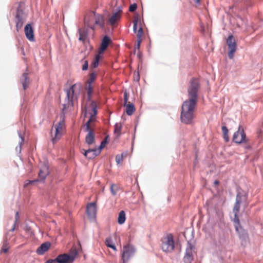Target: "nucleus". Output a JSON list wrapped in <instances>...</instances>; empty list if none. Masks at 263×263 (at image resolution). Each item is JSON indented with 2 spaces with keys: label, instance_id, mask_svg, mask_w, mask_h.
Instances as JSON below:
<instances>
[{
  "label": "nucleus",
  "instance_id": "obj_1",
  "mask_svg": "<svg viewBox=\"0 0 263 263\" xmlns=\"http://www.w3.org/2000/svg\"><path fill=\"white\" fill-rule=\"evenodd\" d=\"M199 88V81L194 78L190 82L188 88L189 99L182 105L181 121L185 124H191L194 119V112L196 106L198 91Z\"/></svg>",
  "mask_w": 263,
  "mask_h": 263
},
{
  "label": "nucleus",
  "instance_id": "obj_2",
  "mask_svg": "<svg viewBox=\"0 0 263 263\" xmlns=\"http://www.w3.org/2000/svg\"><path fill=\"white\" fill-rule=\"evenodd\" d=\"M97 114V107L95 102L91 101L90 105L86 108L85 116L87 115H90L89 120L90 128L94 132L93 128L95 127V122L96 121V115Z\"/></svg>",
  "mask_w": 263,
  "mask_h": 263
},
{
  "label": "nucleus",
  "instance_id": "obj_3",
  "mask_svg": "<svg viewBox=\"0 0 263 263\" xmlns=\"http://www.w3.org/2000/svg\"><path fill=\"white\" fill-rule=\"evenodd\" d=\"M196 254L194 241L190 240L187 242L185 254L183 257L184 263H191Z\"/></svg>",
  "mask_w": 263,
  "mask_h": 263
},
{
  "label": "nucleus",
  "instance_id": "obj_4",
  "mask_svg": "<svg viewBox=\"0 0 263 263\" xmlns=\"http://www.w3.org/2000/svg\"><path fill=\"white\" fill-rule=\"evenodd\" d=\"M161 248L162 250L165 252H170L173 250L174 248V241L173 236L171 234L162 238Z\"/></svg>",
  "mask_w": 263,
  "mask_h": 263
},
{
  "label": "nucleus",
  "instance_id": "obj_5",
  "mask_svg": "<svg viewBox=\"0 0 263 263\" xmlns=\"http://www.w3.org/2000/svg\"><path fill=\"white\" fill-rule=\"evenodd\" d=\"M247 196V194L245 192H238L236 198V202L233 208L234 216L236 217L237 214L239 211L240 204L242 202L246 201Z\"/></svg>",
  "mask_w": 263,
  "mask_h": 263
},
{
  "label": "nucleus",
  "instance_id": "obj_6",
  "mask_svg": "<svg viewBox=\"0 0 263 263\" xmlns=\"http://www.w3.org/2000/svg\"><path fill=\"white\" fill-rule=\"evenodd\" d=\"M122 252V263H127L129 259L134 255L135 249L131 245H126L123 247Z\"/></svg>",
  "mask_w": 263,
  "mask_h": 263
},
{
  "label": "nucleus",
  "instance_id": "obj_7",
  "mask_svg": "<svg viewBox=\"0 0 263 263\" xmlns=\"http://www.w3.org/2000/svg\"><path fill=\"white\" fill-rule=\"evenodd\" d=\"M76 86V84L71 86L69 88L66 89V97L65 100V103L63 104V110L66 109L69 106L72 105V100L74 97V88Z\"/></svg>",
  "mask_w": 263,
  "mask_h": 263
},
{
  "label": "nucleus",
  "instance_id": "obj_8",
  "mask_svg": "<svg viewBox=\"0 0 263 263\" xmlns=\"http://www.w3.org/2000/svg\"><path fill=\"white\" fill-rule=\"evenodd\" d=\"M60 121L59 122L55 125V133L54 137H52V141L53 143H55L58 139H59L62 134L63 127L64 125V115H61L60 117Z\"/></svg>",
  "mask_w": 263,
  "mask_h": 263
},
{
  "label": "nucleus",
  "instance_id": "obj_9",
  "mask_svg": "<svg viewBox=\"0 0 263 263\" xmlns=\"http://www.w3.org/2000/svg\"><path fill=\"white\" fill-rule=\"evenodd\" d=\"M90 120L88 121L83 126L84 131L88 133L85 137V142L89 145L92 144L95 141L94 132L90 128Z\"/></svg>",
  "mask_w": 263,
  "mask_h": 263
},
{
  "label": "nucleus",
  "instance_id": "obj_10",
  "mask_svg": "<svg viewBox=\"0 0 263 263\" xmlns=\"http://www.w3.org/2000/svg\"><path fill=\"white\" fill-rule=\"evenodd\" d=\"M227 44L229 48L228 56L230 59L233 58L234 53L236 50L235 40L233 35H230L227 40Z\"/></svg>",
  "mask_w": 263,
  "mask_h": 263
},
{
  "label": "nucleus",
  "instance_id": "obj_11",
  "mask_svg": "<svg viewBox=\"0 0 263 263\" xmlns=\"http://www.w3.org/2000/svg\"><path fill=\"white\" fill-rule=\"evenodd\" d=\"M49 174L48 168L47 166L46 165H43L40 168V172L39 173V179L37 180H34L31 181H29L28 183L25 184V186H26L28 184H33L34 182L40 181H43L45 179L46 176Z\"/></svg>",
  "mask_w": 263,
  "mask_h": 263
},
{
  "label": "nucleus",
  "instance_id": "obj_12",
  "mask_svg": "<svg viewBox=\"0 0 263 263\" xmlns=\"http://www.w3.org/2000/svg\"><path fill=\"white\" fill-rule=\"evenodd\" d=\"M246 134L243 129L240 125L237 132H236L233 137L234 142L237 143H241L245 141Z\"/></svg>",
  "mask_w": 263,
  "mask_h": 263
},
{
  "label": "nucleus",
  "instance_id": "obj_13",
  "mask_svg": "<svg viewBox=\"0 0 263 263\" xmlns=\"http://www.w3.org/2000/svg\"><path fill=\"white\" fill-rule=\"evenodd\" d=\"M25 20L26 15L23 13L22 10L18 8L16 15V27L17 31L22 28Z\"/></svg>",
  "mask_w": 263,
  "mask_h": 263
},
{
  "label": "nucleus",
  "instance_id": "obj_14",
  "mask_svg": "<svg viewBox=\"0 0 263 263\" xmlns=\"http://www.w3.org/2000/svg\"><path fill=\"white\" fill-rule=\"evenodd\" d=\"M87 212L89 218L92 220H94L96 218L97 212L96 204L93 202L88 204L87 206Z\"/></svg>",
  "mask_w": 263,
  "mask_h": 263
},
{
  "label": "nucleus",
  "instance_id": "obj_15",
  "mask_svg": "<svg viewBox=\"0 0 263 263\" xmlns=\"http://www.w3.org/2000/svg\"><path fill=\"white\" fill-rule=\"evenodd\" d=\"M24 31L27 39L30 41H33L34 40V32L30 24H28L25 26Z\"/></svg>",
  "mask_w": 263,
  "mask_h": 263
},
{
  "label": "nucleus",
  "instance_id": "obj_16",
  "mask_svg": "<svg viewBox=\"0 0 263 263\" xmlns=\"http://www.w3.org/2000/svg\"><path fill=\"white\" fill-rule=\"evenodd\" d=\"M111 42L110 38L108 36H105L101 42L100 49L99 50V53L102 54L107 48L108 45Z\"/></svg>",
  "mask_w": 263,
  "mask_h": 263
},
{
  "label": "nucleus",
  "instance_id": "obj_17",
  "mask_svg": "<svg viewBox=\"0 0 263 263\" xmlns=\"http://www.w3.org/2000/svg\"><path fill=\"white\" fill-rule=\"evenodd\" d=\"M100 150H97L96 148H89L86 151L84 150V156L89 159H93L97 156L100 154Z\"/></svg>",
  "mask_w": 263,
  "mask_h": 263
},
{
  "label": "nucleus",
  "instance_id": "obj_18",
  "mask_svg": "<svg viewBox=\"0 0 263 263\" xmlns=\"http://www.w3.org/2000/svg\"><path fill=\"white\" fill-rule=\"evenodd\" d=\"M57 263H71L70 257L67 254L59 255L55 258Z\"/></svg>",
  "mask_w": 263,
  "mask_h": 263
},
{
  "label": "nucleus",
  "instance_id": "obj_19",
  "mask_svg": "<svg viewBox=\"0 0 263 263\" xmlns=\"http://www.w3.org/2000/svg\"><path fill=\"white\" fill-rule=\"evenodd\" d=\"M51 243L49 242H45L42 243L36 250L38 254L42 255L50 248Z\"/></svg>",
  "mask_w": 263,
  "mask_h": 263
},
{
  "label": "nucleus",
  "instance_id": "obj_20",
  "mask_svg": "<svg viewBox=\"0 0 263 263\" xmlns=\"http://www.w3.org/2000/svg\"><path fill=\"white\" fill-rule=\"evenodd\" d=\"M27 73H24L21 78V82L23 85V87L24 90L26 89L29 83L28 77L27 76Z\"/></svg>",
  "mask_w": 263,
  "mask_h": 263
},
{
  "label": "nucleus",
  "instance_id": "obj_21",
  "mask_svg": "<svg viewBox=\"0 0 263 263\" xmlns=\"http://www.w3.org/2000/svg\"><path fill=\"white\" fill-rule=\"evenodd\" d=\"M121 15L118 12H115L109 18V22L111 25L115 24L116 22L120 20Z\"/></svg>",
  "mask_w": 263,
  "mask_h": 263
},
{
  "label": "nucleus",
  "instance_id": "obj_22",
  "mask_svg": "<svg viewBox=\"0 0 263 263\" xmlns=\"http://www.w3.org/2000/svg\"><path fill=\"white\" fill-rule=\"evenodd\" d=\"M126 106V112L128 116H131L135 111V108L133 104H124Z\"/></svg>",
  "mask_w": 263,
  "mask_h": 263
},
{
  "label": "nucleus",
  "instance_id": "obj_23",
  "mask_svg": "<svg viewBox=\"0 0 263 263\" xmlns=\"http://www.w3.org/2000/svg\"><path fill=\"white\" fill-rule=\"evenodd\" d=\"M94 15L95 16V18H96L95 24L103 27L104 25L103 16L99 14H97V15L94 14Z\"/></svg>",
  "mask_w": 263,
  "mask_h": 263
},
{
  "label": "nucleus",
  "instance_id": "obj_24",
  "mask_svg": "<svg viewBox=\"0 0 263 263\" xmlns=\"http://www.w3.org/2000/svg\"><path fill=\"white\" fill-rule=\"evenodd\" d=\"M79 253V250L77 249L76 247L72 248L70 251V254H68L70 257L71 262H73L75 257Z\"/></svg>",
  "mask_w": 263,
  "mask_h": 263
},
{
  "label": "nucleus",
  "instance_id": "obj_25",
  "mask_svg": "<svg viewBox=\"0 0 263 263\" xmlns=\"http://www.w3.org/2000/svg\"><path fill=\"white\" fill-rule=\"evenodd\" d=\"M18 136H19L20 140L18 142L19 146H17L15 148V150L17 152H18V153H20L21 152V149H22V145L23 143L24 140L23 135L21 132H18Z\"/></svg>",
  "mask_w": 263,
  "mask_h": 263
},
{
  "label": "nucleus",
  "instance_id": "obj_26",
  "mask_svg": "<svg viewBox=\"0 0 263 263\" xmlns=\"http://www.w3.org/2000/svg\"><path fill=\"white\" fill-rule=\"evenodd\" d=\"M125 213L123 211H121L119 214L118 222L120 224H122L124 223L125 221Z\"/></svg>",
  "mask_w": 263,
  "mask_h": 263
},
{
  "label": "nucleus",
  "instance_id": "obj_27",
  "mask_svg": "<svg viewBox=\"0 0 263 263\" xmlns=\"http://www.w3.org/2000/svg\"><path fill=\"white\" fill-rule=\"evenodd\" d=\"M79 40L80 41L84 42L85 39L87 36V31L85 30L79 29Z\"/></svg>",
  "mask_w": 263,
  "mask_h": 263
},
{
  "label": "nucleus",
  "instance_id": "obj_28",
  "mask_svg": "<svg viewBox=\"0 0 263 263\" xmlns=\"http://www.w3.org/2000/svg\"><path fill=\"white\" fill-rule=\"evenodd\" d=\"M240 238L242 241V243L246 244L248 239V236L247 233L245 231H242V232H239Z\"/></svg>",
  "mask_w": 263,
  "mask_h": 263
},
{
  "label": "nucleus",
  "instance_id": "obj_29",
  "mask_svg": "<svg viewBox=\"0 0 263 263\" xmlns=\"http://www.w3.org/2000/svg\"><path fill=\"white\" fill-rule=\"evenodd\" d=\"M121 128H122L121 123H117L115 124L114 133L116 135L117 137H119L120 136Z\"/></svg>",
  "mask_w": 263,
  "mask_h": 263
},
{
  "label": "nucleus",
  "instance_id": "obj_30",
  "mask_svg": "<svg viewBox=\"0 0 263 263\" xmlns=\"http://www.w3.org/2000/svg\"><path fill=\"white\" fill-rule=\"evenodd\" d=\"M222 130L223 133V139L226 142H228L229 140V138L228 136V129L227 127L225 126H223L222 127Z\"/></svg>",
  "mask_w": 263,
  "mask_h": 263
},
{
  "label": "nucleus",
  "instance_id": "obj_31",
  "mask_svg": "<svg viewBox=\"0 0 263 263\" xmlns=\"http://www.w3.org/2000/svg\"><path fill=\"white\" fill-rule=\"evenodd\" d=\"M101 54H99L98 53V54L96 55V56L95 57V59L94 61L93 62L92 65H91V66L93 68H96L98 66L99 61L101 58Z\"/></svg>",
  "mask_w": 263,
  "mask_h": 263
},
{
  "label": "nucleus",
  "instance_id": "obj_32",
  "mask_svg": "<svg viewBox=\"0 0 263 263\" xmlns=\"http://www.w3.org/2000/svg\"><path fill=\"white\" fill-rule=\"evenodd\" d=\"M105 243L108 247L111 248L114 250H116V248L114 245L111 243V240L110 238H108L106 239Z\"/></svg>",
  "mask_w": 263,
  "mask_h": 263
},
{
  "label": "nucleus",
  "instance_id": "obj_33",
  "mask_svg": "<svg viewBox=\"0 0 263 263\" xmlns=\"http://www.w3.org/2000/svg\"><path fill=\"white\" fill-rule=\"evenodd\" d=\"M107 138L108 136L106 137V138L101 142V144L98 148H97V150H100V153L101 152V150L102 148H103L105 146L106 143H107Z\"/></svg>",
  "mask_w": 263,
  "mask_h": 263
},
{
  "label": "nucleus",
  "instance_id": "obj_34",
  "mask_svg": "<svg viewBox=\"0 0 263 263\" xmlns=\"http://www.w3.org/2000/svg\"><path fill=\"white\" fill-rule=\"evenodd\" d=\"M86 89L87 93V95H88V100H90V96H91V95L92 91V87L90 83L88 85V86H86Z\"/></svg>",
  "mask_w": 263,
  "mask_h": 263
},
{
  "label": "nucleus",
  "instance_id": "obj_35",
  "mask_svg": "<svg viewBox=\"0 0 263 263\" xmlns=\"http://www.w3.org/2000/svg\"><path fill=\"white\" fill-rule=\"evenodd\" d=\"M8 243L7 242V240H5L3 242V245L2 248V251H3L5 253H6L8 251Z\"/></svg>",
  "mask_w": 263,
  "mask_h": 263
},
{
  "label": "nucleus",
  "instance_id": "obj_36",
  "mask_svg": "<svg viewBox=\"0 0 263 263\" xmlns=\"http://www.w3.org/2000/svg\"><path fill=\"white\" fill-rule=\"evenodd\" d=\"M118 190V187L115 184H112L110 186V191L113 195H115Z\"/></svg>",
  "mask_w": 263,
  "mask_h": 263
},
{
  "label": "nucleus",
  "instance_id": "obj_37",
  "mask_svg": "<svg viewBox=\"0 0 263 263\" xmlns=\"http://www.w3.org/2000/svg\"><path fill=\"white\" fill-rule=\"evenodd\" d=\"M138 22V17L135 18V20L133 21V23H134L133 31L135 33L136 32L137 29Z\"/></svg>",
  "mask_w": 263,
  "mask_h": 263
},
{
  "label": "nucleus",
  "instance_id": "obj_38",
  "mask_svg": "<svg viewBox=\"0 0 263 263\" xmlns=\"http://www.w3.org/2000/svg\"><path fill=\"white\" fill-rule=\"evenodd\" d=\"M123 160V156L120 155H117L116 156V161L117 164H120Z\"/></svg>",
  "mask_w": 263,
  "mask_h": 263
},
{
  "label": "nucleus",
  "instance_id": "obj_39",
  "mask_svg": "<svg viewBox=\"0 0 263 263\" xmlns=\"http://www.w3.org/2000/svg\"><path fill=\"white\" fill-rule=\"evenodd\" d=\"M142 35H143V29H142V28L141 27H140L139 28V30L138 31V33L137 34L138 39H141Z\"/></svg>",
  "mask_w": 263,
  "mask_h": 263
},
{
  "label": "nucleus",
  "instance_id": "obj_40",
  "mask_svg": "<svg viewBox=\"0 0 263 263\" xmlns=\"http://www.w3.org/2000/svg\"><path fill=\"white\" fill-rule=\"evenodd\" d=\"M137 8L136 4H133L129 6V10L130 12H134Z\"/></svg>",
  "mask_w": 263,
  "mask_h": 263
},
{
  "label": "nucleus",
  "instance_id": "obj_41",
  "mask_svg": "<svg viewBox=\"0 0 263 263\" xmlns=\"http://www.w3.org/2000/svg\"><path fill=\"white\" fill-rule=\"evenodd\" d=\"M141 42V39H138L137 44L136 46L135 47V49H136V48L138 49H139L140 46Z\"/></svg>",
  "mask_w": 263,
  "mask_h": 263
},
{
  "label": "nucleus",
  "instance_id": "obj_42",
  "mask_svg": "<svg viewBox=\"0 0 263 263\" xmlns=\"http://www.w3.org/2000/svg\"><path fill=\"white\" fill-rule=\"evenodd\" d=\"M88 62H87V61H86L85 62V63H84V65H83L82 69H83V70H85L87 69V68H88Z\"/></svg>",
  "mask_w": 263,
  "mask_h": 263
},
{
  "label": "nucleus",
  "instance_id": "obj_43",
  "mask_svg": "<svg viewBox=\"0 0 263 263\" xmlns=\"http://www.w3.org/2000/svg\"><path fill=\"white\" fill-rule=\"evenodd\" d=\"M124 104L126 105L127 104V102L128 100L127 94L125 92L124 94Z\"/></svg>",
  "mask_w": 263,
  "mask_h": 263
},
{
  "label": "nucleus",
  "instance_id": "obj_44",
  "mask_svg": "<svg viewBox=\"0 0 263 263\" xmlns=\"http://www.w3.org/2000/svg\"><path fill=\"white\" fill-rule=\"evenodd\" d=\"M134 80V81H137V82L139 81V76L138 73H137V74H136V73H135Z\"/></svg>",
  "mask_w": 263,
  "mask_h": 263
},
{
  "label": "nucleus",
  "instance_id": "obj_45",
  "mask_svg": "<svg viewBox=\"0 0 263 263\" xmlns=\"http://www.w3.org/2000/svg\"><path fill=\"white\" fill-rule=\"evenodd\" d=\"M57 262L56 260H55V258L54 259H49L48 260L46 261V263H55Z\"/></svg>",
  "mask_w": 263,
  "mask_h": 263
},
{
  "label": "nucleus",
  "instance_id": "obj_46",
  "mask_svg": "<svg viewBox=\"0 0 263 263\" xmlns=\"http://www.w3.org/2000/svg\"><path fill=\"white\" fill-rule=\"evenodd\" d=\"M116 12H118V13H119L120 15H121V14L122 12V7H119L117 9V11Z\"/></svg>",
  "mask_w": 263,
  "mask_h": 263
},
{
  "label": "nucleus",
  "instance_id": "obj_47",
  "mask_svg": "<svg viewBox=\"0 0 263 263\" xmlns=\"http://www.w3.org/2000/svg\"><path fill=\"white\" fill-rule=\"evenodd\" d=\"M19 219V213L18 212H17L15 214V223L16 222V221L18 220V219Z\"/></svg>",
  "mask_w": 263,
  "mask_h": 263
},
{
  "label": "nucleus",
  "instance_id": "obj_48",
  "mask_svg": "<svg viewBox=\"0 0 263 263\" xmlns=\"http://www.w3.org/2000/svg\"><path fill=\"white\" fill-rule=\"evenodd\" d=\"M234 221L235 223H239V219H238V218L237 217V215L236 216V217L235 216L234 219Z\"/></svg>",
  "mask_w": 263,
  "mask_h": 263
},
{
  "label": "nucleus",
  "instance_id": "obj_49",
  "mask_svg": "<svg viewBox=\"0 0 263 263\" xmlns=\"http://www.w3.org/2000/svg\"><path fill=\"white\" fill-rule=\"evenodd\" d=\"M214 183L215 185H217L219 184V181L218 180H215L214 181Z\"/></svg>",
  "mask_w": 263,
  "mask_h": 263
},
{
  "label": "nucleus",
  "instance_id": "obj_50",
  "mask_svg": "<svg viewBox=\"0 0 263 263\" xmlns=\"http://www.w3.org/2000/svg\"><path fill=\"white\" fill-rule=\"evenodd\" d=\"M120 156H122L123 158L126 157V154L122 153Z\"/></svg>",
  "mask_w": 263,
  "mask_h": 263
},
{
  "label": "nucleus",
  "instance_id": "obj_51",
  "mask_svg": "<svg viewBox=\"0 0 263 263\" xmlns=\"http://www.w3.org/2000/svg\"><path fill=\"white\" fill-rule=\"evenodd\" d=\"M90 79H91V82H92V81H93V80H94V78L93 77L92 74V75L91 76V77H90Z\"/></svg>",
  "mask_w": 263,
  "mask_h": 263
},
{
  "label": "nucleus",
  "instance_id": "obj_52",
  "mask_svg": "<svg viewBox=\"0 0 263 263\" xmlns=\"http://www.w3.org/2000/svg\"><path fill=\"white\" fill-rule=\"evenodd\" d=\"M15 223H14V225H13V228H12V229H11V231H14V230H15Z\"/></svg>",
  "mask_w": 263,
  "mask_h": 263
},
{
  "label": "nucleus",
  "instance_id": "obj_53",
  "mask_svg": "<svg viewBox=\"0 0 263 263\" xmlns=\"http://www.w3.org/2000/svg\"><path fill=\"white\" fill-rule=\"evenodd\" d=\"M194 1H195V2L196 3L198 4V3H199V2H200V0H194Z\"/></svg>",
  "mask_w": 263,
  "mask_h": 263
},
{
  "label": "nucleus",
  "instance_id": "obj_54",
  "mask_svg": "<svg viewBox=\"0 0 263 263\" xmlns=\"http://www.w3.org/2000/svg\"><path fill=\"white\" fill-rule=\"evenodd\" d=\"M235 229H236V230L237 231V232H239V229H238V228L237 226H236L235 227Z\"/></svg>",
  "mask_w": 263,
  "mask_h": 263
}]
</instances>
